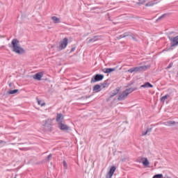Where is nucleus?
<instances>
[{"label": "nucleus", "instance_id": "1", "mask_svg": "<svg viewBox=\"0 0 178 178\" xmlns=\"http://www.w3.org/2000/svg\"><path fill=\"white\" fill-rule=\"evenodd\" d=\"M13 45V52L17 54V55H23L26 54V50L20 47L17 39H13L11 42Z\"/></svg>", "mask_w": 178, "mask_h": 178}, {"label": "nucleus", "instance_id": "33", "mask_svg": "<svg viewBox=\"0 0 178 178\" xmlns=\"http://www.w3.org/2000/svg\"><path fill=\"white\" fill-rule=\"evenodd\" d=\"M147 134H148V131H143L142 132V136H147Z\"/></svg>", "mask_w": 178, "mask_h": 178}, {"label": "nucleus", "instance_id": "8", "mask_svg": "<svg viewBox=\"0 0 178 178\" xmlns=\"http://www.w3.org/2000/svg\"><path fill=\"white\" fill-rule=\"evenodd\" d=\"M134 69L135 70V73H140L141 72H144V71L147 70V66L143 65V66H140V67H134Z\"/></svg>", "mask_w": 178, "mask_h": 178}, {"label": "nucleus", "instance_id": "19", "mask_svg": "<svg viewBox=\"0 0 178 178\" xmlns=\"http://www.w3.org/2000/svg\"><path fill=\"white\" fill-rule=\"evenodd\" d=\"M51 20L53 21V23H54L55 24L60 23V19L55 16L51 17Z\"/></svg>", "mask_w": 178, "mask_h": 178}, {"label": "nucleus", "instance_id": "38", "mask_svg": "<svg viewBox=\"0 0 178 178\" xmlns=\"http://www.w3.org/2000/svg\"><path fill=\"white\" fill-rule=\"evenodd\" d=\"M124 37H126V35H124V36H122V37H121L122 38H124Z\"/></svg>", "mask_w": 178, "mask_h": 178}, {"label": "nucleus", "instance_id": "27", "mask_svg": "<svg viewBox=\"0 0 178 178\" xmlns=\"http://www.w3.org/2000/svg\"><path fill=\"white\" fill-rule=\"evenodd\" d=\"M166 16V14H163L161 16H160L157 19H156V22L161 20V19H163V17Z\"/></svg>", "mask_w": 178, "mask_h": 178}, {"label": "nucleus", "instance_id": "7", "mask_svg": "<svg viewBox=\"0 0 178 178\" xmlns=\"http://www.w3.org/2000/svg\"><path fill=\"white\" fill-rule=\"evenodd\" d=\"M58 127L63 131H68V130H70V128L67 125L63 124V122L58 124Z\"/></svg>", "mask_w": 178, "mask_h": 178}, {"label": "nucleus", "instance_id": "32", "mask_svg": "<svg viewBox=\"0 0 178 178\" xmlns=\"http://www.w3.org/2000/svg\"><path fill=\"white\" fill-rule=\"evenodd\" d=\"M168 51H170V48L163 49V52H168Z\"/></svg>", "mask_w": 178, "mask_h": 178}, {"label": "nucleus", "instance_id": "35", "mask_svg": "<svg viewBox=\"0 0 178 178\" xmlns=\"http://www.w3.org/2000/svg\"><path fill=\"white\" fill-rule=\"evenodd\" d=\"M63 166L64 168H67V163L65 161H63Z\"/></svg>", "mask_w": 178, "mask_h": 178}, {"label": "nucleus", "instance_id": "24", "mask_svg": "<svg viewBox=\"0 0 178 178\" xmlns=\"http://www.w3.org/2000/svg\"><path fill=\"white\" fill-rule=\"evenodd\" d=\"M173 124H176V122L175 121H167L166 122L167 126H172Z\"/></svg>", "mask_w": 178, "mask_h": 178}, {"label": "nucleus", "instance_id": "2", "mask_svg": "<svg viewBox=\"0 0 178 178\" xmlns=\"http://www.w3.org/2000/svg\"><path fill=\"white\" fill-rule=\"evenodd\" d=\"M104 74H96L91 78L90 83L91 84H93V83H97L98 81H102V80H104Z\"/></svg>", "mask_w": 178, "mask_h": 178}, {"label": "nucleus", "instance_id": "28", "mask_svg": "<svg viewBox=\"0 0 178 178\" xmlns=\"http://www.w3.org/2000/svg\"><path fill=\"white\" fill-rule=\"evenodd\" d=\"M128 73H134L135 70H134V67H132L129 70H127Z\"/></svg>", "mask_w": 178, "mask_h": 178}, {"label": "nucleus", "instance_id": "13", "mask_svg": "<svg viewBox=\"0 0 178 178\" xmlns=\"http://www.w3.org/2000/svg\"><path fill=\"white\" fill-rule=\"evenodd\" d=\"M93 92H99L100 91H102V88L101 85L97 84L93 87L92 89Z\"/></svg>", "mask_w": 178, "mask_h": 178}, {"label": "nucleus", "instance_id": "11", "mask_svg": "<svg viewBox=\"0 0 178 178\" xmlns=\"http://www.w3.org/2000/svg\"><path fill=\"white\" fill-rule=\"evenodd\" d=\"M43 126L44 127H47L49 130L51 129L52 121L49 119L46 120L45 121H43Z\"/></svg>", "mask_w": 178, "mask_h": 178}, {"label": "nucleus", "instance_id": "12", "mask_svg": "<svg viewBox=\"0 0 178 178\" xmlns=\"http://www.w3.org/2000/svg\"><path fill=\"white\" fill-rule=\"evenodd\" d=\"M42 76H44V74L42 72H38L33 75V79L40 81V80L42 79Z\"/></svg>", "mask_w": 178, "mask_h": 178}, {"label": "nucleus", "instance_id": "21", "mask_svg": "<svg viewBox=\"0 0 178 178\" xmlns=\"http://www.w3.org/2000/svg\"><path fill=\"white\" fill-rule=\"evenodd\" d=\"M101 87H102V88H108V87H109V83H108V82L105 81L101 84Z\"/></svg>", "mask_w": 178, "mask_h": 178}, {"label": "nucleus", "instance_id": "16", "mask_svg": "<svg viewBox=\"0 0 178 178\" xmlns=\"http://www.w3.org/2000/svg\"><path fill=\"white\" fill-rule=\"evenodd\" d=\"M120 91V88H115V90H113L112 92H111V94L110 95L111 98L115 97V95H118V94H119V92Z\"/></svg>", "mask_w": 178, "mask_h": 178}, {"label": "nucleus", "instance_id": "9", "mask_svg": "<svg viewBox=\"0 0 178 178\" xmlns=\"http://www.w3.org/2000/svg\"><path fill=\"white\" fill-rule=\"evenodd\" d=\"M99 40H101V36L95 35L93 38L89 39L87 41V44H91V42H96V41H99Z\"/></svg>", "mask_w": 178, "mask_h": 178}, {"label": "nucleus", "instance_id": "40", "mask_svg": "<svg viewBox=\"0 0 178 178\" xmlns=\"http://www.w3.org/2000/svg\"><path fill=\"white\" fill-rule=\"evenodd\" d=\"M138 162H139L140 163H141V161H138Z\"/></svg>", "mask_w": 178, "mask_h": 178}, {"label": "nucleus", "instance_id": "14", "mask_svg": "<svg viewBox=\"0 0 178 178\" xmlns=\"http://www.w3.org/2000/svg\"><path fill=\"white\" fill-rule=\"evenodd\" d=\"M154 86L149 82H145L143 85L140 86V88H152Z\"/></svg>", "mask_w": 178, "mask_h": 178}, {"label": "nucleus", "instance_id": "26", "mask_svg": "<svg viewBox=\"0 0 178 178\" xmlns=\"http://www.w3.org/2000/svg\"><path fill=\"white\" fill-rule=\"evenodd\" d=\"M131 38H132V40L134 41H136V42H137V41H138V40H137V38H136V35H131Z\"/></svg>", "mask_w": 178, "mask_h": 178}, {"label": "nucleus", "instance_id": "25", "mask_svg": "<svg viewBox=\"0 0 178 178\" xmlns=\"http://www.w3.org/2000/svg\"><path fill=\"white\" fill-rule=\"evenodd\" d=\"M37 101H38V105H40V106H45V102H44L40 99H37Z\"/></svg>", "mask_w": 178, "mask_h": 178}, {"label": "nucleus", "instance_id": "10", "mask_svg": "<svg viewBox=\"0 0 178 178\" xmlns=\"http://www.w3.org/2000/svg\"><path fill=\"white\" fill-rule=\"evenodd\" d=\"M63 119H64L63 114H62V113H57L56 120L58 124H60V123H63Z\"/></svg>", "mask_w": 178, "mask_h": 178}, {"label": "nucleus", "instance_id": "31", "mask_svg": "<svg viewBox=\"0 0 178 178\" xmlns=\"http://www.w3.org/2000/svg\"><path fill=\"white\" fill-rule=\"evenodd\" d=\"M146 131H147V134L148 133H151V131H152V128H148Z\"/></svg>", "mask_w": 178, "mask_h": 178}, {"label": "nucleus", "instance_id": "37", "mask_svg": "<svg viewBox=\"0 0 178 178\" xmlns=\"http://www.w3.org/2000/svg\"><path fill=\"white\" fill-rule=\"evenodd\" d=\"M170 67H172V63L169 64L168 69H170Z\"/></svg>", "mask_w": 178, "mask_h": 178}, {"label": "nucleus", "instance_id": "5", "mask_svg": "<svg viewBox=\"0 0 178 178\" xmlns=\"http://www.w3.org/2000/svg\"><path fill=\"white\" fill-rule=\"evenodd\" d=\"M129 95V92H127L126 90H124L118 97V101H124L127 96Z\"/></svg>", "mask_w": 178, "mask_h": 178}, {"label": "nucleus", "instance_id": "18", "mask_svg": "<svg viewBox=\"0 0 178 178\" xmlns=\"http://www.w3.org/2000/svg\"><path fill=\"white\" fill-rule=\"evenodd\" d=\"M159 1H158V0H154V1H152V2L147 3L145 4V6H146V7H148V6H154V5H156V3H159Z\"/></svg>", "mask_w": 178, "mask_h": 178}, {"label": "nucleus", "instance_id": "22", "mask_svg": "<svg viewBox=\"0 0 178 178\" xmlns=\"http://www.w3.org/2000/svg\"><path fill=\"white\" fill-rule=\"evenodd\" d=\"M19 92V90L15 89V90L8 91V94H10V95H13V94H16V92Z\"/></svg>", "mask_w": 178, "mask_h": 178}, {"label": "nucleus", "instance_id": "15", "mask_svg": "<svg viewBox=\"0 0 178 178\" xmlns=\"http://www.w3.org/2000/svg\"><path fill=\"white\" fill-rule=\"evenodd\" d=\"M141 161H143L142 163L145 168H147V166L149 165V161H148V159L147 157H141Z\"/></svg>", "mask_w": 178, "mask_h": 178}, {"label": "nucleus", "instance_id": "20", "mask_svg": "<svg viewBox=\"0 0 178 178\" xmlns=\"http://www.w3.org/2000/svg\"><path fill=\"white\" fill-rule=\"evenodd\" d=\"M137 88H129L125 90V92H128V95L129 94H131V92H133L134 91H136Z\"/></svg>", "mask_w": 178, "mask_h": 178}, {"label": "nucleus", "instance_id": "4", "mask_svg": "<svg viewBox=\"0 0 178 178\" xmlns=\"http://www.w3.org/2000/svg\"><path fill=\"white\" fill-rule=\"evenodd\" d=\"M67 44H69V40L67 38H65L63 41L60 42V49H65L66 47H67Z\"/></svg>", "mask_w": 178, "mask_h": 178}, {"label": "nucleus", "instance_id": "34", "mask_svg": "<svg viewBox=\"0 0 178 178\" xmlns=\"http://www.w3.org/2000/svg\"><path fill=\"white\" fill-rule=\"evenodd\" d=\"M76 51V47H74L71 49L70 52H74Z\"/></svg>", "mask_w": 178, "mask_h": 178}, {"label": "nucleus", "instance_id": "36", "mask_svg": "<svg viewBox=\"0 0 178 178\" xmlns=\"http://www.w3.org/2000/svg\"><path fill=\"white\" fill-rule=\"evenodd\" d=\"M52 157V154H50L47 156V159H50Z\"/></svg>", "mask_w": 178, "mask_h": 178}, {"label": "nucleus", "instance_id": "30", "mask_svg": "<svg viewBox=\"0 0 178 178\" xmlns=\"http://www.w3.org/2000/svg\"><path fill=\"white\" fill-rule=\"evenodd\" d=\"M0 144H3V145H5V144H6V142L5 140H0Z\"/></svg>", "mask_w": 178, "mask_h": 178}, {"label": "nucleus", "instance_id": "29", "mask_svg": "<svg viewBox=\"0 0 178 178\" xmlns=\"http://www.w3.org/2000/svg\"><path fill=\"white\" fill-rule=\"evenodd\" d=\"M146 1V0H139V3L140 5H143V3H145V2Z\"/></svg>", "mask_w": 178, "mask_h": 178}, {"label": "nucleus", "instance_id": "17", "mask_svg": "<svg viewBox=\"0 0 178 178\" xmlns=\"http://www.w3.org/2000/svg\"><path fill=\"white\" fill-rule=\"evenodd\" d=\"M116 69L115 68H104L102 70L103 73H112V72H115Z\"/></svg>", "mask_w": 178, "mask_h": 178}, {"label": "nucleus", "instance_id": "6", "mask_svg": "<svg viewBox=\"0 0 178 178\" xmlns=\"http://www.w3.org/2000/svg\"><path fill=\"white\" fill-rule=\"evenodd\" d=\"M116 171V166L113 165L111 168L110 170L108 171V174L106 176V178H112L113 174Z\"/></svg>", "mask_w": 178, "mask_h": 178}, {"label": "nucleus", "instance_id": "39", "mask_svg": "<svg viewBox=\"0 0 178 178\" xmlns=\"http://www.w3.org/2000/svg\"><path fill=\"white\" fill-rule=\"evenodd\" d=\"M11 86H12V83H10V84H9V86L11 87Z\"/></svg>", "mask_w": 178, "mask_h": 178}, {"label": "nucleus", "instance_id": "23", "mask_svg": "<svg viewBox=\"0 0 178 178\" xmlns=\"http://www.w3.org/2000/svg\"><path fill=\"white\" fill-rule=\"evenodd\" d=\"M168 98H169V95H165L161 97V102H163L165 101V99H168Z\"/></svg>", "mask_w": 178, "mask_h": 178}, {"label": "nucleus", "instance_id": "3", "mask_svg": "<svg viewBox=\"0 0 178 178\" xmlns=\"http://www.w3.org/2000/svg\"><path fill=\"white\" fill-rule=\"evenodd\" d=\"M168 40L171 41L170 47H176V45H178V35L174 38L168 37Z\"/></svg>", "mask_w": 178, "mask_h": 178}]
</instances>
